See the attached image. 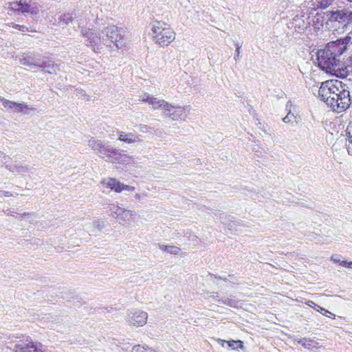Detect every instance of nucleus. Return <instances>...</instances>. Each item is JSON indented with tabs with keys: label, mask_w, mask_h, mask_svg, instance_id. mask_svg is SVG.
Masks as SVG:
<instances>
[{
	"label": "nucleus",
	"mask_w": 352,
	"mask_h": 352,
	"mask_svg": "<svg viewBox=\"0 0 352 352\" xmlns=\"http://www.w3.org/2000/svg\"><path fill=\"white\" fill-rule=\"evenodd\" d=\"M81 35L86 38V45L91 47L95 52H100L104 47L113 50L115 46L117 50L121 47L119 41L122 38L118 28L109 25L104 30L96 32L91 29L82 28Z\"/></svg>",
	"instance_id": "f257e3e1"
},
{
	"label": "nucleus",
	"mask_w": 352,
	"mask_h": 352,
	"mask_svg": "<svg viewBox=\"0 0 352 352\" xmlns=\"http://www.w3.org/2000/svg\"><path fill=\"white\" fill-rule=\"evenodd\" d=\"M318 96L333 111L342 112L347 109L351 103L349 91L333 85L331 82H323L319 89Z\"/></svg>",
	"instance_id": "f03ea898"
},
{
	"label": "nucleus",
	"mask_w": 352,
	"mask_h": 352,
	"mask_svg": "<svg viewBox=\"0 0 352 352\" xmlns=\"http://www.w3.org/2000/svg\"><path fill=\"white\" fill-rule=\"evenodd\" d=\"M340 47L329 43L324 49L320 50L317 53L318 66L323 71L339 78L346 77V69L342 68V54Z\"/></svg>",
	"instance_id": "7ed1b4c3"
},
{
	"label": "nucleus",
	"mask_w": 352,
	"mask_h": 352,
	"mask_svg": "<svg viewBox=\"0 0 352 352\" xmlns=\"http://www.w3.org/2000/svg\"><path fill=\"white\" fill-rule=\"evenodd\" d=\"M88 145L100 157L106 158V161L110 163L128 164L133 160L131 156L94 138L88 141Z\"/></svg>",
	"instance_id": "20e7f679"
},
{
	"label": "nucleus",
	"mask_w": 352,
	"mask_h": 352,
	"mask_svg": "<svg viewBox=\"0 0 352 352\" xmlns=\"http://www.w3.org/2000/svg\"><path fill=\"white\" fill-rule=\"evenodd\" d=\"M327 21L324 27L327 29L332 28L333 23L346 27L352 23V6H344L343 8L336 10L327 11L325 13Z\"/></svg>",
	"instance_id": "39448f33"
},
{
	"label": "nucleus",
	"mask_w": 352,
	"mask_h": 352,
	"mask_svg": "<svg viewBox=\"0 0 352 352\" xmlns=\"http://www.w3.org/2000/svg\"><path fill=\"white\" fill-rule=\"evenodd\" d=\"M153 37L162 47L167 46L175 38V32L165 23L156 21L152 26Z\"/></svg>",
	"instance_id": "423d86ee"
},
{
	"label": "nucleus",
	"mask_w": 352,
	"mask_h": 352,
	"mask_svg": "<svg viewBox=\"0 0 352 352\" xmlns=\"http://www.w3.org/2000/svg\"><path fill=\"white\" fill-rule=\"evenodd\" d=\"M5 346L14 352H43L42 345L40 343H34L29 337L14 342H6Z\"/></svg>",
	"instance_id": "0eeeda50"
},
{
	"label": "nucleus",
	"mask_w": 352,
	"mask_h": 352,
	"mask_svg": "<svg viewBox=\"0 0 352 352\" xmlns=\"http://www.w3.org/2000/svg\"><path fill=\"white\" fill-rule=\"evenodd\" d=\"M168 110H163V114L171 119L172 120H185L187 118L186 113H190L191 107L190 105H186L184 107L174 106L170 104V108H167Z\"/></svg>",
	"instance_id": "6e6552de"
},
{
	"label": "nucleus",
	"mask_w": 352,
	"mask_h": 352,
	"mask_svg": "<svg viewBox=\"0 0 352 352\" xmlns=\"http://www.w3.org/2000/svg\"><path fill=\"white\" fill-rule=\"evenodd\" d=\"M148 314L141 309H131L127 314L126 321L129 324L135 327H143L146 324Z\"/></svg>",
	"instance_id": "1a4fd4ad"
},
{
	"label": "nucleus",
	"mask_w": 352,
	"mask_h": 352,
	"mask_svg": "<svg viewBox=\"0 0 352 352\" xmlns=\"http://www.w3.org/2000/svg\"><path fill=\"white\" fill-rule=\"evenodd\" d=\"M139 100L147 102L154 109H162L163 110H168L170 103H168L164 99H160L150 96L147 93H144L139 96Z\"/></svg>",
	"instance_id": "9d476101"
},
{
	"label": "nucleus",
	"mask_w": 352,
	"mask_h": 352,
	"mask_svg": "<svg viewBox=\"0 0 352 352\" xmlns=\"http://www.w3.org/2000/svg\"><path fill=\"white\" fill-rule=\"evenodd\" d=\"M0 101L2 102V104L5 108L10 109L12 112L14 113H22L23 109H25L27 110V111L25 112V113L29 114L31 111H34L36 110V109H34V107H32L24 102L18 103L14 101L7 100L1 96Z\"/></svg>",
	"instance_id": "9b49d317"
},
{
	"label": "nucleus",
	"mask_w": 352,
	"mask_h": 352,
	"mask_svg": "<svg viewBox=\"0 0 352 352\" xmlns=\"http://www.w3.org/2000/svg\"><path fill=\"white\" fill-rule=\"evenodd\" d=\"M37 68L42 69L45 72L50 74H56L61 70L62 65L60 64H56L52 60L43 59L41 60Z\"/></svg>",
	"instance_id": "f8f14e48"
},
{
	"label": "nucleus",
	"mask_w": 352,
	"mask_h": 352,
	"mask_svg": "<svg viewBox=\"0 0 352 352\" xmlns=\"http://www.w3.org/2000/svg\"><path fill=\"white\" fill-rule=\"evenodd\" d=\"M30 0H23L10 3L11 10L20 11L22 13H34V8L30 4Z\"/></svg>",
	"instance_id": "ddd939ff"
},
{
	"label": "nucleus",
	"mask_w": 352,
	"mask_h": 352,
	"mask_svg": "<svg viewBox=\"0 0 352 352\" xmlns=\"http://www.w3.org/2000/svg\"><path fill=\"white\" fill-rule=\"evenodd\" d=\"M118 140L124 142L126 144H135L142 141L140 135L133 133H125L122 131H118Z\"/></svg>",
	"instance_id": "4468645a"
},
{
	"label": "nucleus",
	"mask_w": 352,
	"mask_h": 352,
	"mask_svg": "<svg viewBox=\"0 0 352 352\" xmlns=\"http://www.w3.org/2000/svg\"><path fill=\"white\" fill-rule=\"evenodd\" d=\"M5 166L11 173L18 175H23L29 170L28 166L20 162H15L14 164H6Z\"/></svg>",
	"instance_id": "2eb2a0df"
},
{
	"label": "nucleus",
	"mask_w": 352,
	"mask_h": 352,
	"mask_svg": "<svg viewBox=\"0 0 352 352\" xmlns=\"http://www.w3.org/2000/svg\"><path fill=\"white\" fill-rule=\"evenodd\" d=\"M40 60V59L36 58L31 54H24L20 59V63L25 66L34 67L37 68L38 66H40L38 65Z\"/></svg>",
	"instance_id": "dca6fc26"
},
{
	"label": "nucleus",
	"mask_w": 352,
	"mask_h": 352,
	"mask_svg": "<svg viewBox=\"0 0 352 352\" xmlns=\"http://www.w3.org/2000/svg\"><path fill=\"white\" fill-rule=\"evenodd\" d=\"M331 43L336 45V47H340V52L343 54L344 52L346 50L347 45L352 43V32H349L344 38L338 39L337 41Z\"/></svg>",
	"instance_id": "f3484780"
},
{
	"label": "nucleus",
	"mask_w": 352,
	"mask_h": 352,
	"mask_svg": "<svg viewBox=\"0 0 352 352\" xmlns=\"http://www.w3.org/2000/svg\"><path fill=\"white\" fill-rule=\"evenodd\" d=\"M102 184L116 192H121L122 183L114 178L104 179L102 182Z\"/></svg>",
	"instance_id": "a211bd4d"
},
{
	"label": "nucleus",
	"mask_w": 352,
	"mask_h": 352,
	"mask_svg": "<svg viewBox=\"0 0 352 352\" xmlns=\"http://www.w3.org/2000/svg\"><path fill=\"white\" fill-rule=\"evenodd\" d=\"M135 213L129 210H125L123 208L120 217H118V220L120 221H122L124 223H129L132 221V217L135 215Z\"/></svg>",
	"instance_id": "6ab92c4d"
},
{
	"label": "nucleus",
	"mask_w": 352,
	"mask_h": 352,
	"mask_svg": "<svg viewBox=\"0 0 352 352\" xmlns=\"http://www.w3.org/2000/svg\"><path fill=\"white\" fill-rule=\"evenodd\" d=\"M104 208L107 209L108 212H110L109 215L113 216L116 214L117 219H118L123 210V208H121L114 204H107V206H104Z\"/></svg>",
	"instance_id": "aec40b11"
},
{
	"label": "nucleus",
	"mask_w": 352,
	"mask_h": 352,
	"mask_svg": "<svg viewBox=\"0 0 352 352\" xmlns=\"http://www.w3.org/2000/svg\"><path fill=\"white\" fill-rule=\"evenodd\" d=\"M218 342L222 345V346H224V344H227L228 347L232 349H237L243 347V342L241 340H231L227 342L224 340L219 339Z\"/></svg>",
	"instance_id": "412c9836"
},
{
	"label": "nucleus",
	"mask_w": 352,
	"mask_h": 352,
	"mask_svg": "<svg viewBox=\"0 0 352 352\" xmlns=\"http://www.w3.org/2000/svg\"><path fill=\"white\" fill-rule=\"evenodd\" d=\"M8 27H12V28L18 30L19 31L22 32H26V31L33 32V30H30V28H28L27 26L19 25V24H16V23H15L14 22L8 23H6V24L4 25V28L5 29L7 30ZM34 32H36V31L34 30Z\"/></svg>",
	"instance_id": "4be33fe9"
},
{
	"label": "nucleus",
	"mask_w": 352,
	"mask_h": 352,
	"mask_svg": "<svg viewBox=\"0 0 352 352\" xmlns=\"http://www.w3.org/2000/svg\"><path fill=\"white\" fill-rule=\"evenodd\" d=\"M346 133L348 140L349 142V144L347 147V151L349 154L352 155V122H350L349 124L347 126Z\"/></svg>",
	"instance_id": "5701e85b"
},
{
	"label": "nucleus",
	"mask_w": 352,
	"mask_h": 352,
	"mask_svg": "<svg viewBox=\"0 0 352 352\" xmlns=\"http://www.w3.org/2000/svg\"><path fill=\"white\" fill-rule=\"evenodd\" d=\"M219 302H221V303L230 306L231 307H237L240 304V302L239 300H236L233 298L229 297L219 300Z\"/></svg>",
	"instance_id": "b1692460"
},
{
	"label": "nucleus",
	"mask_w": 352,
	"mask_h": 352,
	"mask_svg": "<svg viewBox=\"0 0 352 352\" xmlns=\"http://www.w3.org/2000/svg\"><path fill=\"white\" fill-rule=\"evenodd\" d=\"M73 21V18L69 13L63 14L60 16L59 24L60 25H68Z\"/></svg>",
	"instance_id": "393cba45"
},
{
	"label": "nucleus",
	"mask_w": 352,
	"mask_h": 352,
	"mask_svg": "<svg viewBox=\"0 0 352 352\" xmlns=\"http://www.w3.org/2000/svg\"><path fill=\"white\" fill-rule=\"evenodd\" d=\"M333 0H313V5L317 8H326L330 6Z\"/></svg>",
	"instance_id": "a878e982"
},
{
	"label": "nucleus",
	"mask_w": 352,
	"mask_h": 352,
	"mask_svg": "<svg viewBox=\"0 0 352 352\" xmlns=\"http://www.w3.org/2000/svg\"><path fill=\"white\" fill-rule=\"evenodd\" d=\"M131 352H156L154 349L148 346H142L140 344L133 346Z\"/></svg>",
	"instance_id": "bb28decb"
},
{
	"label": "nucleus",
	"mask_w": 352,
	"mask_h": 352,
	"mask_svg": "<svg viewBox=\"0 0 352 352\" xmlns=\"http://www.w3.org/2000/svg\"><path fill=\"white\" fill-rule=\"evenodd\" d=\"M283 121L285 123H289V124H297L298 120H296V116L292 113L291 111H289L285 117L283 118Z\"/></svg>",
	"instance_id": "cd10ccee"
},
{
	"label": "nucleus",
	"mask_w": 352,
	"mask_h": 352,
	"mask_svg": "<svg viewBox=\"0 0 352 352\" xmlns=\"http://www.w3.org/2000/svg\"><path fill=\"white\" fill-rule=\"evenodd\" d=\"M306 305H308L310 307H312L315 309L317 311H324L325 313H328L331 315H333L331 312L329 311L328 310H326L325 309L321 307L320 306L316 304L314 301L308 300L306 302Z\"/></svg>",
	"instance_id": "c85d7f7f"
},
{
	"label": "nucleus",
	"mask_w": 352,
	"mask_h": 352,
	"mask_svg": "<svg viewBox=\"0 0 352 352\" xmlns=\"http://www.w3.org/2000/svg\"><path fill=\"white\" fill-rule=\"evenodd\" d=\"M342 68L346 69V77L351 72H352V54L349 56L346 65H345V63H343Z\"/></svg>",
	"instance_id": "c756f323"
},
{
	"label": "nucleus",
	"mask_w": 352,
	"mask_h": 352,
	"mask_svg": "<svg viewBox=\"0 0 352 352\" xmlns=\"http://www.w3.org/2000/svg\"><path fill=\"white\" fill-rule=\"evenodd\" d=\"M181 252V249L174 245H168L166 248V252L172 254H178Z\"/></svg>",
	"instance_id": "7c9ffc66"
},
{
	"label": "nucleus",
	"mask_w": 352,
	"mask_h": 352,
	"mask_svg": "<svg viewBox=\"0 0 352 352\" xmlns=\"http://www.w3.org/2000/svg\"><path fill=\"white\" fill-rule=\"evenodd\" d=\"M300 344H301L305 348L309 349L311 347V343L313 342L311 340H306L303 339L298 342Z\"/></svg>",
	"instance_id": "2f4dec72"
},
{
	"label": "nucleus",
	"mask_w": 352,
	"mask_h": 352,
	"mask_svg": "<svg viewBox=\"0 0 352 352\" xmlns=\"http://www.w3.org/2000/svg\"><path fill=\"white\" fill-rule=\"evenodd\" d=\"M121 185H122L121 192L123 190H126V191H134L135 190V187H133V186L125 185L122 183Z\"/></svg>",
	"instance_id": "473e14b6"
},
{
	"label": "nucleus",
	"mask_w": 352,
	"mask_h": 352,
	"mask_svg": "<svg viewBox=\"0 0 352 352\" xmlns=\"http://www.w3.org/2000/svg\"><path fill=\"white\" fill-rule=\"evenodd\" d=\"M240 48H241V45H239V44H236V53L234 55L235 60H237L240 59V58H241Z\"/></svg>",
	"instance_id": "72a5a7b5"
},
{
	"label": "nucleus",
	"mask_w": 352,
	"mask_h": 352,
	"mask_svg": "<svg viewBox=\"0 0 352 352\" xmlns=\"http://www.w3.org/2000/svg\"><path fill=\"white\" fill-rule=\"evenodd\" d=\"M93 226L96 228H97L99 230L102 229L103 227V222H100V221H93Z\"/></svg>",
	"instance_id": "f704fd0d"
},
{
	"label": "nucleus",
	"mask_w": 352,
	"mask_h": 352,
	"mask_svg": "<svg viewBox=\"0 0 352 352\" xmlns=\"http://www.w3.org/2000/svg\"><path fill=\"white\" fill-rule=\"evenodd\" d=\"M146 197V193H137L135 195V199L140 201L142 199Z\"/></svg>",
	"instance_id": "c9c22d12"
},
{
	"label": "nucleus",
	"mask_w": 352,
	"mask_h": 352,
	"mask_svg": "<svg viewBox=\"0 0 352 352\" xmlns=\"http://www.w3.org/2000/svg\"><path fill=\"white\" fill-rule=\"evenodd\" d=\"M331 260L334 261L335 263H340V259L339 258V256H338V255H333L331 257Z\"/></svg>",
	"instance_id": "e433bc0d"
},
{
	"label": "nucleus",
	"mask_w": 352,
	"mask_h": 352,
	"mask_svg": "<svg viewBox=\"0 0 352 352\" xmlns=\"http://www.w3.org/2000/svg\"><path fill=\"white\" fill-rule=\"evenodd\" d=\"M160 249L164 252H166V248H168V245H160Z\"/></svg>",
	"instance_id": "4c0bfd02"
},
{
	"label": "nucleus",
	"mask_w": 352,
	"mask_h": 352,
	"mask_svg": "<svg viewBox=\"0 0 352 352\" xmlns=\"http://www.w3.org/2000/svg\"><path fill=\"white\" fill-rule=\"evenodd\" d=\"M340 264L342 266H344V267H347L348 261H340Z\"/></svg>",
	"instance_id": "58836bf2"
},
{
	"label": "nucleus",
	"mask_w": 352,
	"mask_h": 352,
	"mask_svg": "<svg viewBox=\"0 0 352 352\" xmlns=\"http://www.w3.org/2000/svg\"><path fill=\"white\" fill-rule=\"evenodd\" d=\"M3 195L4 197H10L12 196V193L8 191H3Z\"/></svg>",
	"instance_id": "ea45409f"
},
{
	"label": "nucleus",
	"mask_w": 352,
	"mask_h": 352,
	"mask_svg": "<svg viewBox=\"0 0 352 352\" xmlns=\"http://www.w3.org/2000/svg\"><path fill=\"white\" fill-rule=\"evenodd\" d=\"M347 267H348V268H351V269H352V261H349V262H348Z\"/></svg>",
	"instance_id": "a19ab883"
},
{
	"label": "nucleus",
	"mask_w": 352,
	"mask_h": 352,
	"mask_svg": "<svg viewBox=\"0 0 352 352\" xmlns=\"http://www.w3.org/2000/svg\"><path fill=\"white\" fill-rule=\"evenodd\" d=\"M146 129H147V126H141V131H146Z\"/></svg>",
	"instance_id": "79ce46f5"
},
{
	"label": "nucleus",
	"mask_w": 352,
	"mask_h": 352,
	"mask_svg": "<svg viewBox=\"0 0 352 352\" xmlns=\"http://www.w3.org/2000/svg\"><path fill=\"white\" fill-rule=\"evenodd\" d=\"M22 217H29L30 216V214L29 213H23V214H21Z\"/></svg>",
	"instance_id": "37998d69"
},
{
	"label": "nucleus",
	"mask_w": 352,
	"mask_h": 352,
	"mask_svg": "<svg viewBox=\"0 0 352 352\" xmlns=\"http://www.w3.org/2000/svg\"><path fill=\"white\" fill-rule=\"evenodd\" d=\"M346 1L352 3V0H346Z\"/></svg>",
	"instance_id": "c03bdc74"
}]
</instances>
